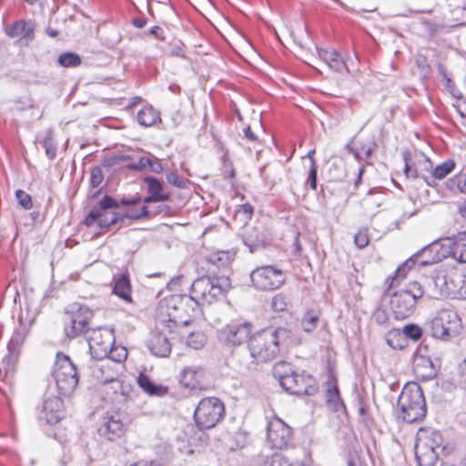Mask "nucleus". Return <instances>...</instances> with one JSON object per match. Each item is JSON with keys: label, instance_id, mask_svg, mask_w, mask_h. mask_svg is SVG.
<instances>
[{"label": "nucleus", "instance_id": "1", "mask_svg": "<svg viewBox=\"0 0 466 466\" xmlns=\"http://www.w3.org/2000/svg\"><path fill=\"white\" fill-rule=\"evenodd\" d=\"M295 341V329L291 323L284 326L270 325L254 333L248 341L249 360H240L233 356L231 361L235 370L240 374L257 370L258 365L275 360L284 346Z\"/></svg>", "mask_w": 466, "mask_h": 466}, {"label": "nucleus", "instance_id": "2", "mask_svg": "<svg viewBox=\"0 0 466 466\" xmlns=\"http://www.w3.org/2000/svg\"><path fill=\"white\" fill-rule=\"evenodd\" d=\"M230 280L225 276H203L195 279L190 294L179 297L180 306L193 303L195 307L210 305L222 299L230 289Z\"/></svg>", "mask_w": 466, "mask_h": 466}, {"label": "nucleus", "instance_id": "3", "mask_svg": "<svg viewBox=\"0 0 466 466\" xmlns=\"http://www.w3.org/2000/svg\"><path fill=\"white\" fill-rule=\"evenodd\" d=\"M272 373L283 390L290 394L312 396L319 390L318 382L312 375L305 370L298 372L287 361L277 362Z\"/></svg>", "mask_w": 466, "mask_h": 466}, {"label": "nucleus", "instance_id": "4", "mask_svg": "<svg viewBox=\"0 0 466 466\" xmlns=\"http://www.w3.org/2000/svg\"><path fill=\"white\" fill-rule=\"evenodd\" d=\"M397 405L403 420L408 423L417 422L426 415V402L421 387L416 383H407L402 389Z\"/></svg>", "mask_w": 466, "mask_h": 466}, {"label": "nucleus", "instance_id": "5", "mask_svg": "<svg viewBox=\"0 0 466 466\" xmlns=\"http://www.w3.org/2000/svg\"><path fill=\"white\" fill-rule=\"evenodd\" d=\"M424 295L422 285L410 281L390 296V309L396 319H405L415 311L418 299Z\"/></svg>", "mask_w": 466, "mask_h": 466}, {"label": "nucleus", "instance_id": "6", "mask_svg": "<svg viewBox=\"0 0 466 466\" xmlns=\"http://www.w3.org/2000/svg\"><path fill=\"white\" fill-rule=\"evenodd\" d=\"M426 326L431 337L444 341L458 336L462 329L461 318L451 309L441 310Z\"/></svg>", "mask_w": 466, "mask_h": 466}, {"label": "nucleus", "instance_id": "7", "mask_svg": "<svg viewBox=\"0 0 466 466\" xmlns=\"http://www.w3.org/2000/svg\"><path fill=\"white\" fill-rule=\"evenodd\" d=\"M52 376L61 396H70L78 384L76 367L67 355L57 353Z\"/></svg>", "mask_w": 466, "mask_h": 466}, {"label": "nucleus", "instance_id": "8", "mask_svg": "<svg viewBox=\"0 0 466 466\" xmlns=\"http://www.w3.org/2000/svg\"><path fill=\"white\" fill-rule=\"evenodd\" d=\"M116 208H118V201L113 197L106 195L88 212L84 223L87 227L96 223L101 229L108 228L113 225H121L120 213L113 211Z\"/></svg>", "mask_w": 466, "mask_h": 466}, {"label": "nucleus", "instance_id": "9", "mask_svg": "<svg viewBox=\"0 0 466 466\" xmlns=\"http://www.w3.org/2000/svg\"><path fill=\"white\" fill-rule=\"evenodd\" d=\"M225 416V406L216 397L202 399L194 412V420L200 430L214 428Z\"/></svg>", "mask_w": 466, "mask_h": 466}, {"label": "nucleus", "instance_id": "10", "mask_svg": "<svg viewBox=\"0 0 466 466\" xmlns=\"http://www.w3.org/2000/svg\"><path fill=\"white\" fill-rule=\"evenodd\" d=\"M441 296L466 299V273L451 268L441 271L433 278Z\"/></svg>", "mask_w": 466, "mask_h": 466}, {"label": "nucleus", "instance_id": "11", "mask_svg": "<svg viewBox=\"0 0 466 466\" xmlns=\"http://www.w3.org/2000/svg\"><path fill=\"white\" fill-rule=\"evenodd\" d=\"M252 329L253 325L249 321H232L218 330V338L224 347L232 349L248 343Z\"/></svg>", "mask_w": 466, "mask_h": 466}, {"label": "nucleus", "instance_id": "12", "mask_svg": "<svg viewBox=\"0 0 466 466\" xmlns=\"http://www.w3.org/2000/svg\"><path fill=\"white\" fill-rule=\"evenodd\" d=\"M94 312L86 306H79L76 310L74 308L70 312L66 311V321L65 323V334L68 339H75L81 335H87L91 329L90 320Z\"/></svg>", "mask_w": 466, "mask_h": 466}, {"label": "nucleus", "instance_id": "13", "mask_svg": "<svg viewBox=\"0 0 466 466\" xmlns=\"http://www.w3.org/2000/svg\"><path fill=\"white\" fill-rule=\"evenodd\" d=\"M253 286L260 290H274L279 289L286 281L283 270L271 266H262L250 273Z\"/></svg>", "mask_w": 466, "mask_h": 466}, {"label": "nucleus", "instance_id": "14", "mask_svg": "<svg viewBox=\"0 0 466 466\" xmlns=\"http://www.w3.org/2000/svg\"><path fill=\"white\" fill-rule=\"evenodd\" d=\"M89 351L94 359L103 360L107 358L114 343L113 335L106 329H91L87 334Z\"/></svg>", "mask_w": 466, "mask_h": 466}, {"label": "nucleus", "instance_id": "15", "mask_svg": "<svg viewBox=\"0 0 466 466\" xmlns=\"http://www.w3.org/2000/svg\"><path fill=\"white\" fill-rule=\"evenodd\" d=\"M291 428L278 417H273L267 425V441L272 449L288 447L291 441Z\"/></svg>", "mask_w": 466, "mask_h": 466}, {"label": "nucleus", "instance_id": "16", "mask_svg": "<svg viewBox=\"0 0 466 466\" xmlns=\"http://www.w3.org/2000/svg\"><path fill=\"white\" fill-rule=\"evenodd\" d=\"M126 431L125 424L121 420V416L117 412H107L102 420V422L97 430L100 437L105 438L110 441H114L121 438Z\"/></svg>", "mask_w": 466, "mask_h": 466}, {"label": "nucleus", "instance_id": "17", "mask_svg": "<svg viewBox=\"0 0 466 466\" xmlns=\"http://www.w3.org/2000/svg\"><path fill=\"white\" fill-rule=\"evenodd\" d=\"M63 401L60 397H49L42 404L38 419L53 425L60 421L63 417Z\"/></svg>", "mask_w": 466, "mask_h": 466}, {"label": "nucleus", "instance_id": "18", "mask_svg": "<svg viewBox=\"0 0 466 466\" xmlns=\"http://www.w3.org/2000/svg\"><path fill=\"white\" fill-rule=\"evenodd\" d=\"M147 349L156 357L167 358L169 356L172 344L164 329H157L151 332L147 340Z\"/></svg>", "mask_w": 466, "mask_h": 466}, {"label": "nucleus", "instance_id": "19", "mask_svg": "<svg viewBox=\"0 0 466 466\" xmlns=\"http://www.w3.org/2000/svg\"><path fill=\"white\" fill-rule=\"evenodd\" d=\"M104 391L106 395H112V399L117 402L127 400L130 392V386L117 379L116 373L113 372L110 378L102 379Z\"/></svg>", "mask_w": 466, "mask_h": 466}, {"label": "nucleus", "instance_id": "20", "mask_svg": "<svg viewBox=\"0 0 466 466\" xmlns=\"http://www.w3.org/2000/svg\"><path fill=\"white\" fill-rule=\"evenodd\" d=\"M422 164L425 166V171L429 172V177H424V182L428 186H433L436 179H442L455 168V161L448 159L432 168V164L429 158L423 157Z\"/></svg>", "mask_w": 466, "mask_h": 466}, {"label": "nucleus", "instance_id": "21", "mask_svg": "<svg viewBox=\"0 0 466 466\" xmlns=\"http://www.w3.org/2000/svg\"><path fill=\"white\" fill-rule=\"evenodd\" d=\"M35 23L33 20L20 19L5 28V34L11 38L31 42L35 38Z\"/></svg>", "mask_w": 466, "mask_h": 466}, {"label": "nucleus", "instance_id": "22", "mask_svg": "<svg viewBox=\"0 0 466 466\" xmlns=\"http://www.w3.org/2000/svg\"><path fill=\"white\" fill-rule=\"evenodd\" d=\"M318 56L334 72H349L343 56L336 49H318Z\"/></svg>", "mask_w": 466, "mask_h": 466}, {"label": "nucleus", "instance_id": "23", "mask_svg": "<svg viewBox=\"0 0 466 466\" xmlns=\"http://www.w3.org/2000/svg\"><path fill=\"white\" fill-rule=\"evenodd\" d=\"M204 377V368L200 366L186 367L180 372L179 383L187 389H197Z\"/></svg>", "mask_w": 466, "mask_h": 466}, {"label": "nucleus", "instance_id": "24", "mask_svg": "<svg viewBox=\"0 0 466 466\" xmlns=\"http://www.w3.org/2000/svg\"><path fill=\"white\" fill-rule=\"evenodd\" d=\"M410 258H413V263L419 264L420 266H427L439 262L441 257L438 254V244L433 242L425 246Z\"/></svg>", "mask_w": 466, "mask_h": 466}, {"label": "nucleus", "instance_id": "25", "mask_svg": "<svg viewBox=\"0 0 466 466\" xmlns=\"http://www.w3.org/2000/svg\"><path fill=\"white\" fill-rule=\"evenodd\" d=\"M448 246L452 258L460 262L466 263V231L459 232L448 238Z\"/></svg>", "mask_w": 466, "mask_h": 466}, {"label": "nucleus", "instance_id": "26", "mask_svg": "<svg viewBox=\"0 0 466 466\" xmlns=\"http://www.w3.org/2000/svg\"><path fill=\"white\" fill-rule=\"evenodd\" d=\"M415 458L419 466H435L439 459V453L437 451L416 441Z\"/></svg>", "mask_w": 466, "mask_h": 466}, {"label": "nucleus", "instance_id": "27", "mask_svg": "<svg viewBox=\"0 0 466 466\" xmlns=\"http://www.w3.org/2000/svg\"><path fill=\"white\" fill-rule=\"evenodd\" d=\"M113 293L126 302H132L131 284L127 274L114 277Z\"/></svg>", "mask_w": 466, "mask_h": 466}, {"label": "nucleus", "instance_id": "28", "mask_svg": "<svg viewBox=\"0 0 466 466\" xmlns=\"http://www.w3.org/2000/svg\"><path fill=\"white\" fill-rule=\"evenodd\" d=\"M25 336L26 331L24 327H20L14 331L7 345L9 354L6 357V360L8 362H15L19 354V349L21 345L24 343Z\"/></svg>", "mask_w": 466, "mask_h": 466}, {"label": "nucleus", "instance_id": "29", "mask_svg": "<svg viewBox=\"0 0 466 466\" xmlns=\"http://www.w3.org/2000/svg\"><path fill=\"white\" fill-rule=\"evenodd\" d=\"M137 380L139 387L151 396H164L168 390L167 387L155 383L148 376L143 373L138 375Z\"/></svg>", "mask_w": 466, "mask_h": 466}, {"label": "nucleus", "instance_id": "30", "mask_svg": "<svg viewBox=\"0 0 466 466\" xmlns=\"http://www.w3.org/2000/svg\"><path fill=\"white\" fill-rule=\"evenodd\" d=\"M243 242L249 248L250 252H254L265 246L266 238L265 235L258 228H253L246 232L243 237Z\"/></svg>", "mask_w": 466, "mask_h": 466}, {"label": "nucleus", "instance_id": "31", "mask_svg": "<svg viewBox=\"0 0 466 466\" xmlns=\"http://www.w3.org/2000/svg\"><path fill=\"white\" fill-rule=\"evenodd\" d=\"M137 122L143 127H152L160 121V116L152 106H146L137 112Z\"/></svg>", "mask_w": 466, "mask_h": 466}, {"label": "nucleus", "instance_id": "32", "mask_svg": "<svg viewBox=\"0 0 466 466\" xmlns=\"http://www.w3.org/2000/svg\"><path fill=\"white\" fill-rule=\"evenodd\" d=\"M144 182L147 185L148 194L155 198H159L161 202L167 201L170 198L169 193L164 192L163 183L154 177H146Z\"/></svg>", "mask_w": 466, "mask_h": 466}, {"label": "nucleus", "instance_id": "33", "mask_svg": "<svg viewBox=\"0 0 466 466\" xmlns=\"http://www.w3.org/2000/svg\"><path fill=\"white\" fill-rule=\"evenodd\" d=\"M413 258H408L404 263L398 267L395 270L394 275L387 279V282L390 281L388 286V291L398 286L401 280H403L410 269L414 267Z\"/></svg>", "mask_w": 466, "mask_h": 466}, {"label": "nucleus", "instance_id": "34", "mask_svg": "<svg viewBox=\"0 0 466 466\" xmlns=\"http://www.w3.org/2000/svg\"><path fill=\"white\" fill-rule=\"evenodd\" d=\"M256 463L257 466H292L285 456L278 452L272 455H259Z\"/></svg>", "mask_w": 466, "mask_h": 466}, {"label": "nucleus", "instance_id": "35", "mask_svg": "<svg viewBox=\"0 0 466 466\" xmlns=\"http://www.w3.org/2000/svg\"><path fill=\"white\" fill-rule=\"evenodd\" d=\"M417 442L422 443V445L428 446V448L437 451L441 448L443 442L442 435L438 431H431L428 432L424 437H419Z\"/></svg>", "mask_w": 466, "mask_h": 466}, {"label": "nucleus", "instance_id": "36", "mask_svg": "<svg viewBox=\"0 0 466 466\" xmlns=\"http://www.w3.org/2000/svg\"><path fill=\"white\" fill-rule=\"evenodd\" d=\"M403 158H404V162H405L404 173L406 174L407 177L421 178L424 181V177H429V175L423 173L422 170L419 168V167L416 163L410 162V153L409 152L403 153Z\"/></svg>", "mask_w": 466, "mask_h": 466}, {"label": "nucleus", "instance_id": "37", "mask_svg": "<svg viewBox=\"0 0 466 466\" xmlns=\"http://www.w3.org/2000/svg\"><path fill=\"white\" fill-rule=\"evenodd\" d=\"M326 397L327 402L333 405L335 411L338 412L346 409L345 404L339 396V391L337 385H333L328 388Z\"/></svg>", "mask_w": 466, "mask_h": 466}, {"label": "nucleus", "instance_id": "38", "mask_svg": "<svg viewBox=\"0 0 466 466\" xmlns=\"http://www.w3.org/2000/svg\"><path fill=\"white\" fill-rule=\"evenodd\" d=\"M319 322V317L315 311H313V310L307 311L303 315L302 319H301L302 329L305 332L310 333L317 329Z\"/></svg>", "mask_w": 466, "mask_h": 466}, {"label": "nucleus", "instance_id": "39", "mask_svg": "<svg viewBox=\"0 0 466 466\" xmlns=\"http://www.w3.org/2000/svg\"><path fill=\"white\" fill-rule=\"evenodd\" d=\"M121 217V225L124 223L125 219L129 218L133 220H140L145 218L150 217V212L146 205H143L139 209H128L125 213H120Z\"/></svg>", "mask_w": 466, "mask_h": 466}, {"label": "nucleus", "instance_id": "40", "mask_svg": "<svg viewBox=\"0 0 466 466\" xmlns=\"http://www.w3.org/2000/svg\"><path fill=\"white\" fill-rule=\"evenodd\" d=\"M57 62L63 67H76L81 64V57L76 53L66 52L58 56Z\"/></svg>", "mask_w": 466, "mask_h": 466}, {"label": "nucleus", "instance_id": "41", "mask_svg": "<svg viewBox=\"0 0 466 466\" xmlns=\"http://www.w3.org/2000/svg\"><path fill=\"white\" fill-rule=\"evenodd\" d=\"M447 188L466 194V174H458L446 182Z\"/></svg>", "mask_w": 466, "mask_h": 466}, {"label": "nucleus", "instance_id": "42", "mask_svg": "<svg viewBox=\"0 0 466 466\" xmlns=\"http://www.w3.org/2000/svg\"><path fill=\"white\" fill-rule=\"evenodd\" d=\"M421 363L416 364V372L419 373L421 368L426 369L425 373H420V376L426 380H431L437 375V369L434 367L432 361L429 358H421Z\"/></svg>", "mask_w": 466, "mask_h": 466}, {"label": "nucleus", "instance_id": "43", "mask_svg": "<svg viewBox=\"0 0 466 466\" xmlns=\"http://www.w3.org/2000/svg\"><path fill=\"white\" fill-rule=\"evenodd\" d=\"M207 342V337L202 331L191 332L186 340L187 345L194 350H199L204 347Z\"/></svg>", "mask_w": 466, "mask_h": 466}, {"label": "nucleus", "instance_id": "44", "mask_svg": "<svg viewBox=\"0 0 466 466\" xmlns=\"http://www.w3.org/2000/svg\"><path fill=\"white\" fill-rule=\"evenodd\" d=\"M289 305L288 297L283 293L275 295L271 301V308L274 311L281 312L287 309Z\"/></svg>", "mask_w": 466, "mask_h": 466}, {"label": "nucleus", "instance_id": "45", "mask_svg": "<svg viewBox=\"0 0 466 466\" xmlns=\"http://www.w3.org/2000/svg\"><path fill=\"white\" fill-rule=\"evenodd\" d=\"M166 178L169 184L177 187V188H185L188 182L187 179L183 178L177 175V173L174 171H168L166 173Z\"/></svg>", "mask_w": 466, "mask_h": 466}, {"label": "nucleus", "instance_id": "46", "mask_svg": "<svg viewBox=\"0 0 466 466\" xmlns=\"http://www.w3.org/2000/svg\"><path fill=\"white\" fill-rule=\"evenodd\" d=\"M403 334L413 340H418L422 336V329L415 324H409L404 326Z\"/></svg>", "mask_w": 466, "mask_h": 466}, {"label": "nucleus", "instance_id": "47", "mask_svg": "<svg viewBox=\"0 0 466 466\" xmlns=\"http://www.w3.org/2000/svg\"><path fill=\"white\" fill-rule=\"evenodd\" d=\"M104 180V174L99 166H96L91 169L90 185L92 187H98Z\"/></svg>", "mask_w": 466, "mask_h": 466}, {"label": "nucleus", "instance_id": "48", "mask_svg": "<svg viewBox=\"0 0 466 466\" xmlns=\"http://www.w3.org/2000/svg\"><path fill=\"white\" fill-rule=\"evenodd\" d=\"M46 155L49 159H54L56 156V145L51 137H46L42 142Z\"/></svg>", "mask_w": 466, "mask_h": 466}, {"label": "nucleus", "instance_id": "49", "mask_svg": "<svg viewBox=\"0 0 466 466\" xmlns=\"http://www.w3.org/2000/svg\"><path fill=\"white\" fill-rule=\"evenodd\" d=\"M15 197L19 205L25 209H30L33 207L31 196L25 193L24 190H16Z\"/></svg>", "mask_w": 466, "mask_h": 466}, {"label": "nucleus", "instance_id": "50", "mask_svg": "<svg viewBox=\"0 0 466 466\" xmlns=\"http://www.w3.org/2000/svg\"><path fill=\"white\" fill-rule=\"evenodd\" d=\"M97 372L101 373L100 375L99 374H96V378L102 382V379H108L110 378V376L112 375V373L114 372L111 369V362L106 360L105 362H102L98 367H97Z\"/></svg>", "mask_w": 466, "mask_h": 466}, {"label": "nucleus", "instance_id": "51", "mask_svg": "<svg viewBox=\"0 0 466 466\" xmlns=\"http://www.w3.org/2000/svg\"><path fill=\"white\" fill-rule=\"evenodd\" d=\"M127 356V351L125 348L110 350V353L108 354L109 360L108 361L113 360L116 363H120L125 360Z\"/></svg>", "mask_w": 466, "mask_h": 466}, {"label": "nucleus", "instance_id": "52", "mask_svg": "<svg viewBox=\"0 0 466 466\" xmlns=\"http://www.w3.org/2000/svg\"><path fill=\"white\" fill-rule=\"evenodd\" d=\"M354 242L356 246L360 248H363L366 246H368L370 242L368 230L367 229H360L359 230L354 237Z\"/></svg>", "mask_w": 466, "mask_h": 466}, {"label": "nucleus", "instance_id": "53", "mask_svg": "<svg viewBox=\"0 0 466 466\" xmlns=\"http://www.w3.org/2000/svg\"><path fill=\"white\" fill-rule=\"evenodd\" d=\"M151 157H141L137 163L127 165L130 170H144L148 167Z\"/></svg>", "mask_w": 466, "mask_h": 466}, {"label": "nucleus", "instance_id": "54", "mask_svg": "<svg viewBox=\"0 0 466 466\" xmlns=\"http://www.w3.org/2000/svg\"><path fill=\"white\" fill-rule=\"evenodd\" d=\"M317 163L312 161V165L309 166L308 182L313 190L317 189Z\"/></svg>", "mask_w": 466, "mask_h": 466}, {"label": "nucleus", "instance_id": "55", "mask_svg": "<svg viewBox=\"0 0 466 466\" xmlns=\"http://www.w3.org/2000/svg\"><path fill=\"white\" fill-rule=\"evenodd\" d=\"M147 168H149V170L151 172H154V173H157V174H159V173H161L164 170L163 166L160 163L159 159H157L154 156H151V157H150V164H149Z\"/></svg>", "mask_w": 466, "mask_h": 466}, {"label": "nucleus", "instance_id": "56", "mask_svg": "<svg viewBox=\"0 0 466 466\" xmlns=\"http://www.w3.org/2000/svg\"><path fill=\"white\" fill-rule=\"evenodd\" d=\"M416 65L419 68L422 69L426 74L431 70V66L428 64L427 57L422 55H419L416 57Z\"/></svg>", "mask_w": 466, "mask_h": 466}, {"label": "nucleus", "instance_id": "57", "mask_svg": "<svg viewBox=\"0 0 466 466\" xmlns=\"http://www.w3.org/2000/svg\"><path fill=\"white\" fill-rule=\"evenodd\" d=\"M170 54L173 56L186 57L184 45L181 42L174 44L171 48Z\"/></svg>", "mask_w": 466, "mask_h": 466}, {"label": "nucleus", "instance_id": "58", "mask_svg": "<svg viewBox=\"0 0 466 466\" xmlns=\"http://www.w3.org/2000/svg\"><path fill=\"white\" fill-rule=\"evenodd\" d=\"M140 201H141V198L138 195H136V196L131 197V198L123 197L118 201V206L120 204L123 205V206H135V205L140 203Z\"/></svg>", "mask_w": 466, "mask_h": 466}, {"label": "nucleus", "instance_id": "59", "mask_svg": "<svg viewBox=\"0 0 466 466\" xmlns=\"http://www.w3.org/2000/svg\"><path fill=\"white\" fill-rule=\"evenodd\" d=\"M253 207L249 203H245L239 206L238 212L243 213L246 218H250L253 214Z\"/></svg>", "mask_w": 466, "mask_h": 466}, {"label": "nucleus", "instance_id": "60", "mask_svg": "<svg viewBox=\"0 0 466 466\" xmlns=\"http://www.w3.org/2000/svg\"><path fill=\"white\" fill-rule=\"evenodd\" d=\"M129 466H163V465L157 461L141 460V461H136V462L130 464Z\"/></svg>", "mask_w": 466, "mask_h": 466}, {"label": "nucleus", "instance_id": "61", "mask_svg": "<svg viewBox=\"0 0 466 466\" xmlns=\"http://www.w3.org/2000/svg\"><path fill=\"white\" fill-rule=\"evenodd\" d=\"M150 35H154L157 39H164V30L157 25H155L149 30Z\"/></svg>", "mask_w": 466, "mask_h": 466}, {"label": "nucleus", "instance_id": "62", "mask_svg": "<svg viewBox=\"0 0 466 466\" xmlns=\"http://www.w3.org/2000/svg\"><path fill=\"white\" fill-rule=\"evenodd\" d=\"M244 137L250 142H256L258 140L257 135L251 130L250 127H247L243 129Z\"/></svg>", "mask_w": 466, "mask_h": 466}, {"label": "nucleus", "instance_id": "63", "mask_svg": "<svg viewBox=\"0 0 466 466\" xmlns=\"http://www.w3.org/2000/svg\"><path fill=\"white\" fill-rule=\"evenodd\" d=\"M132 25L137 28H143L147 25V20L142 17L134 18Z\"/></svg>", "mask_w": 466, "mask_h": 466}, {"label": "nucleus", "instance_id": "64", "mask_svg": "<svg viewBox=\"0 0 466 466\" xmlns=\"http://www.w3.org/2000/svg\"><path fill=\"white\" fill-rule=\"evenodd\" d=\"M458 213L466 220V199L458 205Z\"/></svg>", "mask_w": 466, "mask_h": 466}]
</instances>
